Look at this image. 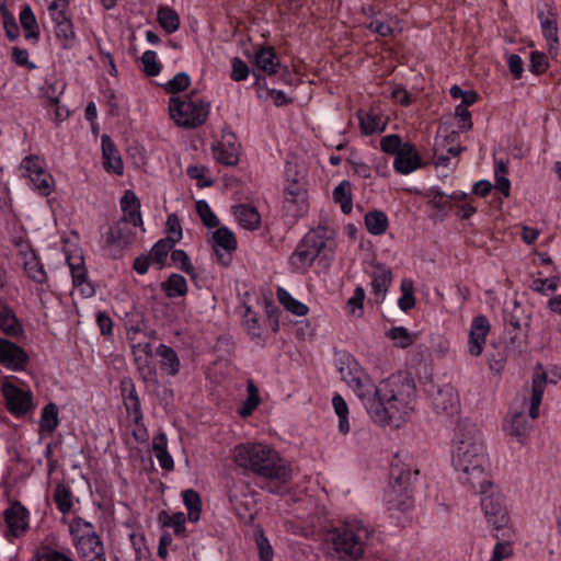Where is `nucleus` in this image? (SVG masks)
Instances as JSON below:
<instances>
[{"instance_id": "obj_1", "label": "nucleus", "mask_w": 561, "mask_h": 561, "mask_svg": "<svg viewBox=\"0 0 561 561\" xmlns=\"http://www.w3.org/2000/svg\"><path fill=\"white\" fill-rule=\"evenodd\" d=\"M416 404L414 381L391 375L373 386L363 405L371 421L382 427L400 428L412 416Z\"/></svg>"}, {"instance_id": "obj_2", "label": "nucleus", "mask_w": 561, "mask_h": 561, "mask_svg": "<svg viewBox=\"0 0 561 561\" xmlns=\"http://www.w3.org/2000/svg\"><path fill=\"white\" fill-rule=\"evenodd\" d=\"M451 463L459 480L473 489L489 480L488 448L483 434L476 425H458L453 443Z\"/></svg>"}, {"instance_id": "obj_3", "label": "nucleus", "mask_w": 561, "mask_h": 561, "mask_svg": "<svg viewBox=\"0 0 561 561\" xmlns=\"http://www.w3.org/2000/svg\"><path fill=\"white\" fill-rule=\"evenodd\" d=\"M233 463L244 470L279 483L291 479V468L272 446L261 442H247L231 450Z\"/></svg>"}, {"instance_id": "obj_4", "label": "nucleus", "mask_w": 561, "mask_h": 561, "mask_svg": "<svg viewBox=\"0 0 561 561\" xmlns=\"http://www.w3.org/2000/svg\"><path fill=\"white\" fill-rule=\"evenodd\" d=\"M374 529L357 518H348L331 527L324 542L332 557L339 561H359L364 558Z\"/></svg>"}, {"instance_id": "obj_5", "label": "nucleus", "mask_w": 561, "mask_h": 561, "mask_svg": "<svg viewBox=\"0 0 561 561\" xmlns=\"http://www.w3.org/2000/svg\"><path fill=\"white\" fill-rule=\"evenodd\" d=\"M334 242L329 231L318 227L309 231L290 256V265L297 273H305L316 260L325 263L333 259Z\"/></svg>"}, {"instance_id": "obj_6", "label": "nucleus", "mask_w": 561, "mask_h": 561, "mask_svg": "<svg viewBox=\"0 0 561 561\" xmlns=\"http://www.w3.org/2000/svg\"><path fill=\"white\" fill-rule=\"evenodd\" d=\"M480 495V504L484 517L494 530L506 536L512 530L511 517L506 506V499L501 488L488 480L477 484L474 489Z\"/></svg>"}, {"instance_id": "obj_7", "label": "nucleus", "mask_w": 561, "mask_h": 561, "mask_svg": "<svg viewBox=\"0 0 561 561\" xmlns=\"http://www.w3.org/2000/svg\"><path fill=\"white\" fill-rule=\"evenodd\" d=\"M210 111V103L195 93L172 95L169 100V116L179 127L196 128L203 125Z\"/></svg>"}, {"instance_id": "obj_8", "label": "nucleus", "mask_w": 561, "mask_h": 561, "mask_svg": "<svg viewBox=\"0 0 561 561\" xmlns=\"http://www.w3.org/2000/svg\"><path fill=\"white\" fill-rule=\"evenodd\" d=\"M337 369L342 380L354 391L363 404L374 386L371 378L350 354L339 357Z\"/></svg>"}, {"instance_id": "obj_9", "label": "nucleus", "mask_w": 561, "mask_h": 561, "mask_svg": "<svg viewBox=\"0 0 561 561\" xmlns=\"http://www.w3.org/2000/svg\"><path fill=\"white\" fill-rule=\"evenodd\" d=\"M21 175L27 180L28 185L42 196H48L55 186V180L48 172L46 163L37 156L22 159L19 167Z\"/></svg>"}, {"instance_id": "obj_10", "label": "nucleus", "mask_w": 561, "mask_h": 561, "mask_svg": "<svg viewBox=\"0 0 561 561\" xmlns=\"http://www.w3.org/2000/svg\"><path fill=\"white\" fill-rule=\"evenodd\" d=\"M540 31L547 42L548 53L556 56L559 51L558 12L553 0H539L536 7Z\"/></svg>"}, {"instance_id": "obj_11", "label": "nucleus", "mask_w": 561, "mask_h": 561, "mask_svg": "<svg viewBox=\"0 0 561 561\" xmlns=\"http://www.w3.org/2000/svg\"><path fill=\"white\" fill-rule=\"evenodd\" d=\"M30 526V512L19 502L3 511V535L12 541L22 537Z\"/></svg>"}, {"instance_id": "obj_12", "label": "nucleus", "mask_w": 561, "mask_h": 561, "mask_svg": "<svg viewBox=\"0 0 561 561\" xmlns=\"http://www.w3.org/2000/svg\"><path fill=\"white\" fill-rule=\"evenodd\" d=\"M284 208L294 216L299 217L308 210V193L301 180L288 179L284 187Z\"/></svg>"}, {"instance_id": "obj_13", "label": "nucleus", "mask_w": 561, "mask_h": 561, "mask_svg": "<svg viewBox=\"0 0 561 561\" xmlns=\"http://www.w3.org/2000/svg\"><path fill=\"white\" fill-rule=\"evenodd\" d=\"M2 393L8 410L15 416H23L33 409V396L28 389L20 388L12 382H4Z\"/></svg>"}, {"instance_id": "obj_14", "label": "nucleus", "mask_w": 561, "mask_h": 561, "mask_svg": "<svg viewBox=\"0 0 561 561\" xmlns=\"http://www.w3.org/2000/svg\"><path fill=\"white\" fill-rule=\"evenodd\" d=\"M547 386V374L541 365L535 368L531 386L524 394L523 403L528 408L530 419L535 420L539 416V407L542 402L543 393Z\"/></svg>"}, {"instance_id": "obj_15", "label": "nucleus", "mask_w": 561, "mask_h": 561, "mask_svg": "<svg viewBox=\"0 0 561 561\" xmlns=\"http://www.w3.org/2000/svg\"><path fill=\"white\" fill-rule=\"evenodd\" d=\"M213 153L219 163L236 165L240 157V144L236 135L230 131L222 133L220 140L213 146Z\"/></svg>"}, {"instance_id": "obj_16", "label": "nucleus", "mask_w": 561, "mask_h": 561, "mask_svg": "<svg viewBox=\"0 0 561 561\" xmlns=\"http://www.w3.org/2000/svg\"><path fill=\"white\" fill-rule=\"evenodd\" d=\"M67 262L70 268L75 289L84 298L92 297L95 294V289L87 279V268L83 256L80 253L67 255Z\"/></svg>"}, {"instance_id": "obj_17", "label": "nucleus", "mask_w": 561, "mask_h": 561, "mask_svg": "<svg viewBox=\"0 0 561 561\" xmlns=\"http://www.w3.org/2000/svg\"><path fill=\"white\" fill-rule=\"evenodd\" d=\"M28 363L26 352L16 344L0 337V364L7 369L21 371Z\"/></svg>"}, {"instance_id": "obj_18", "label": "nucleus", "mask_w": 561, "mask_h": 561, "mask_svg": "<svg viewBox=\"0 0 561 561\" xmlns=\"http://www.w3.org/2000/svg\"><path fill=\"white\" fill-rule=\"evenodd\" d=\"M490 328L485 316L479 314L472 319L468 340V352L471 356L477 357L482 354Z\"/></svg>"}, {"instance_id": "obj_19", "label": "nucleus", "mask_w": 561, "mask_h": 561, "mask_svg": "<svg viewBox=\"0 0 561 561\" xmlns=\"http://www.w3.org/2000/svg\"><path fill=\"white\" fill-rule=\"evenodd\" d=\"M127 225L125 221H118L103 237L105 248L112 256L121 255L123 250L130 243L131 238Z\"/></svg>"}, {"instance_id": "obj_20", "label": "nucleus", "mask_w": 561, "mask_h": 561, "mask_svg": "<svg viewBox=\"0 0 561 561\" xmlns=\"http://www.w3.org/2000/svg\"><path fill=\"white\" fill-rule=\"evenodd\" d=\"M210 244L219 261L227 265L230 262V255L237 248L234 234L226 227L214 231Z\"/></svg>"}, {"instance_id": "obj_21", "label": "nucleus", "mask_w": 561, "mask_h": 561, "mask_svg": "<svg viewBox=\"0 0 561 561\" xmlns=\"http://www.w3.org/2000/svg\"><path fill=\"white\" fill-rule=\"evenodd\" d=\"M503 430L518 443H525L531 431V424L524 412L514 411L510 412L505 417Z\"/></svg>"}, {"instance_id": "obj_22", "label": "nucleus", "mask_w": 561, "mask_h": 561, "mask_svg": "<svg viewBox=\"0 0 561 561\" xmlns=\"http://www.w3.org/2000/svg\"><path fill=\"white\" fill-rule=\"evenodd\" d=\"M102 165L107 173L122 175L124 173V162L108 135H102Z\"/></svg>"}, {"instance_id": "obj_23", "label": "nucleus", "mask_w": 561, "mask_h": 561, "mask_svg": "<svg viewBox=\"0 0 561 561\" xmlns=\"http://www.w3.org/2000/svg\"><path fill=\"white\" fill-rule=\"evenodd\" d=\"M393 167L401 174H410L421 167V158L413 145L405 142L394 157Z\"/></svg>"}, {"instance_id": "obj_24", "label": "nucleus", "mask_w": 561, "mask_h": 561, "mask_svg": "<svg viewBox=\"0 0 561 561\" xmlns=\"http://www.w3.org/2000/svg\"><path fill=\"white\" fill-rule=\"evenodd\" d=\"M82 561H106L104 546L98 535L75 545Z\"/></svg>"}, {"instance_id": "obj_25", "label": "nucleus", "mask_w": 561, "mask_h": 561, "mask_svg": "<svg viewBox=\"0 0 561 561\" xmlns=\"http://www.w3.org/2000/svg\"><path fill=\"white\" fill-rule=\"evenodd\" d=\"M121 208L124 213V218L121 221L131 224L135 227L142 226L140 202L134 192H125L124 196L121 199Z\"/></svg>"}, {"instance_id": "obj_26", "label": "nucleus", "mask_w": 561, "mask_h": 561, "mask_svg": "<svg viewBox=\"0 0 561 561\" xmlns=\"http://www.w3.org/2000/svg\"><path fill=\"white\" fill-rule=\"evenodd\" d=\"M392 282V272L389 267L378 264L375 266L371 279V291L378 301H382Z\"/></svg>"}, {"instance_id": "obj_27", "label": "nucleus", "mask_w": 561, "mask_h": 561, "mask_svg": "<svg viewBox=\"0 0 561 561\" xmlns=\"http://www.w3.org/2000/svg\"><path fill=\"white\" fill-rule=\"evenodd\" d=\"M458 404V393L450 386L439 389L433 398V405L437 412L453 413L457 410Z\"/></svg>"}, {"instance_id": "obj_28", "label": "nucleus", "mask_w": 561, "mask_h": 561, "mask_svg": "<svg viewBox=\"0 0 561 561\" xmlns=\"http://www.w3.org/2000/svg\"><path fill=\"white\" fill-rule=\"evenodd\" d=\"M131 347L138 369L141 371L147 370L151 374L153 364L151 344L149 342H131Z\"/></svg>"}, {"instance_id": "obj_29", "label": "nucleus", "mask_w": 561, "mask_h": 561, "mask_svg": "<svg viewBox=\"0 0 561 561\" xmlns=\"http://www.w3.org/2000/svg\"><path fill=\"white\" fill-rule=\"evenodd\" d=\"M255 65L267 75H275L280 67V62L273 48H262L255 54Z\"/></svg>"}, {"instance_id": "obj_30", "label": "nucleus", "mask_w": 561, "mask_h": 561, "mask_svg": "<svg viewBox=\"0 0 561 561\" xmlns=\"http://www.w3.org/2000/svg\"><path fill=\"white\" fill-rule=\"evenodd\" d=\"M385 334L392 342V345L399 348L409 347L417 339L416 333L410 332L407 328L402 325L393 327L386 331Z\"/></svg>"}, {"instance_id": "obj_31", "label": "nucleus", "mask_w": 561, "mask_h": 561, "mask_svg": "<svg viewBox=\"0 0 561 561\" xmlns=\"http://www.w3.org/2000/svg\"><path fill=\"white\" fill-rule=\"evenodd\" d=\"M332 407L337 416V428L343 435H346L351 431V424L348 420V405L341 394H335L332 398Z\"/></svg>"}, {"instance_id": "obj_32", "label": "nucleus", "mask_w": 561, "mask_h": 561, "mask_svg": "<svg viewBox=\"0 0 561 561\" xmlns=\"http://www.w3.org/2000/svg\"><path fill=\"white\" fill-rule=\"evenodd\" d=\"M360 129L365 135L378 134L385 130L386 123L374 112L358 114Z\"/></svg>"}, {"instance_id": "obj_33", "label": "nucleus", "mask_w": 561, "mask_h": 561, "mask_svg": "<svg viewBox=\"0 0 561 561\" xmlns=\"http://www.w3.org/2000/svg\"><path fill=\"white\" fill-rule=\"evenodd\" d=\"M158 355L161 357V369L168 375L174 376L180 370V359L176 353L167 345L158 347Z\"/></svg>"}, {"instance_id": "obj_34", "label": "nucleus", "mask_w": 561, "mask_h": 561, "mask_svg": "<svg viewBox=\"0 0 561 561\" xmlns=\"http://www.w3.org/2000/svg\"><path fill=\"white\" fill-rule=\"evenodd\" d=\"M69 529L75 545L96 535L94 526L81 517L72 518L69 524Z\"/></svg>"}, {"instance_id": "obj_35", "label": "nucleus", "mask_w": 561, "mask_h": 561, "mask_svg": "<svg viewBox=\"0 0 561 561\" xmlns=\"http://www.w3.org/2000/svg\"><path fill=\"white\" fill-rule=\"evenodd\" d=\"M161 287L169 298L183 297L187 294L186 279L180 274L170 275Z\"/></svg>"}, {"instance_id": "obj_36", "label": "nucleus", "mask_w": 561, "mask_h": 561, "mask_svg": "<svg viewBox=\"0 0 561 561\" xmlns=\"http://www.w3.org/2000/svg\"><path fill=\"white\" fill-rule=\"evenodd\" d=\"M183 503L187 510V518L192 523H196L201 518L202 501L198 493L194 490H185L182 493Z\"/></svg>"}, {"instance_id": "obj_37", "label": "nucleus", "mask_w": 561, "mask_h": 561, "mask_svg": "<svg viewBox=\"0 0 561 561\" xmlns=\"http://www.w3.org/2000/svg\"><path fill=\"white\" fill-rule=\"evenodd\" d=\"M334 202L340 204L344 214H350L353 209L352 185L348 181H342L333 191Z\"/></svg>"}, {"instance_id": "obj_38", "label": "nucleus", "mask_w": 561, "mask_h": 561, "mask_svg": "<svg viewBox=\"0 0 561 561\" xmlns=\"http://www.w3.org/2000/svg\"><path fill=\"white\" fill-rule=\"evenodd\" d=\"M277 299L282 306L295 316L302 317L308 313V307L301 301L295 299L286 289L278 288Z\"/></svg>"}, {"instance_id": "obj_39", "label": "nucleus", "mask_w": 561, "mask_h": 561, "mask_svg": "<svg viewBox=\"0 0 561 561\" xmlns=\"http://www.w3.org/2000/svg\"><path fill=\"white\" fill-rule=\"evenodd\" d=\"M157 18L160 26L169 34L176 32L180 27V16L170 7H161Z\"/></svg>"}, {"instance_id": "obj_40", "label": "nucleus", "mask_w": 561, "mask_h": 561, "mask_svg": "<svg viewBox=\"0 0 561 561\" xmlns=\"http://www.w3.org/2000/svg\"><path fill=\"white\" fill-rule=\"evenodd\" d=\"M239 224L244 229H255L260 224V215L254 207L241 205L234 211Z\"/></svg>"}, {"instance_id": "obj_41", "label": "nucleus", "mask_w": 561, "mask_h": 561, "mask_svg": "<svg viewBox=\"0 0 561 561\" xmlns=\"http://www.w3.org/2000/svg\"><path fill=\"white\" fill-rule=\"evenodd\" d=\"M0 330L11 336H18L22 333L21 324L14 312L9 308L0 309Z\"/></svg>"}, {"instance_id": "obj_42", "label": "nucleus", "mask_w": 561, "mask_h": 561, "mask_svg": "<svg viewBox=\"0 0 561 561\" xmlns=\"http://www.w3.org/2000/svg\"><path fill=\"white\" fill-rule=\"evenodd\" d=\"M20 22L25 32L27 39H37L39 36V28L36 18L28 5H25L20 12Z\"/></svg>"}, {"instance_id": "obj_43", "label": "nucleus", "mask_w": 561, "mask_h": 561, "mask_svg": "<svg viewBox=\"0 0 561 561\" xmlns=\"http://www.w3.org/2000/svg\"><path fill=\"white\" fill-rule=\"evenodd\" d=\"M176 242L169 238H163L154 243L150 251V260L156 263L159 267H162L169 252L174 248Z\"/></svg>"}, {"instance_id": "obj_44", "label": "nucleus", "mask_w": 561, "mask_h": 561, "mask_svg": "<svg viewBox=\"0 0 561 561\" xmlns=\"http://www.w3.org/2000/svg\"><path fill=\"white\" fill-rule=\"evenodd\" d=\"M58 423V408L55 403H48L44 407L41 414V430L50 434L57 428Z\"/></svg>"}, {"instance_id": "obj_45", "label": "nucleus", "mask_w": 561, "mask_h": 561, "mask_svg": "<svg viewBox=\"0 0 561 561\" xmlns=\"http://www.w3.org/2000/svg\"><path fill=\"white\" fill-rule=\"evenodd\" d=\"M401 296L398 299L399 308L407 312L415 306L414 283L410 278H403L400 284Z\"/></svg>"}, {"instance_id": "obj_46", "label": "nucleus", "mask_w": 561, "mask_h": 561, "mask_svg": "<svg viewBox=\"0 0 561 561\" xmlns=\"http://www.w3.org/2000/svg\"><path fill=\"white\" fill-rule=\"evenodd\" d=\"M367 230L375 236L382 234L388 228V218L382 211H371L365 216Z\"/></svg>"}, {"instance_id": "obj_47", "label": "nucleus", "mask_w": 561, "mask_h": 561, "mask_svg": "<svg viewBox=\"0 0 561 561\" xmlns=\"http://www.w3.org/2000/svg\"><path fill=\"white\" fill-rule=\"evenodd\" d=\"M159 522L163 526L172 528L176 535H181L185 531L186 517L183 512H176L173 514L162 512L159 515Z\"/></svg>"}, {"instance_id": "obj_48", "label": "nucleus", "mask_w": 561, "mask_h": 561, "mask_svg": "<svg viewBox=\"0 0 561 561\" xmlns=\"http://www.w3.org/2000/svg\"><path fill=\"white\" fill-rule=\"evenodd\" d=\"M68 1L67 0H55L48 5V13L54 25H58L70 21L67 13Z\"/></svg>"}, {"instance_id": "obj_49", "label": "nucleus", "mask_w": 561, "mask_h": 561, "mask_svg": "<svg viewBox=\"0 0 561 561\" xmlns=\"http://www.w3.org/2000/svg\"><path fill=\"white\" fill-rule=\"evenodd\" d=\"M55 33L57 38L61 41V45L64 48L68 49L73 46L76 39V32L71 20L55 25Z\"/></svg>"}, {"instance_id": "obj_50", "label": "nucleus", "mask_w": 561, "mask_h": 561, "mask_svg": "<svg viewBox=\"0 0 561 561\" xmlns=\"http://www.w3.org/2000/svg\"><path fill=\"white\" fill-rule=\"evenodd\" d=\"M228 497L232 510L242 520L252 519V513L249 507L248 501H243L239 497L238 493L233 489L228 492Z\"/></svg>"}, {"instance_id": "obj_51", "label": "nucleus", "mask_w": 561, "mask_h": 561, "mask_svg": "<svg viewBox=\"0 0 561 561\" xmlns=\"http://www.w3.org/2000/svg\"><path fill=\"white\" fill-rule=\"evenodd\" d=\"M260 404V396L257 388L253 382L248 383V398L239 410V414L243 417H247L252 414V412Z\"/></svg>"}, {"instance_id": "obj_52", "label": "nucleus", "mask_w": 561, "mask_h": 561, "mask_svg": "<svg viewBox=\"0 0 561 561\" xmlns=\"http://www.w3.org/2000/svg\"><path fill=\"white\" fill-rule=\"evenodd\" d=\"M560 279L558 276L547 278H536L531 282L530 288L541 295L548 296L554 293L559 287Z\"/></svg>"}, {"instance_id": "obj_53", "label": "nucleus", "mask_w": 561, "mask_h": 561, "mask_svg": "<svg viewBox=\"0 0 561 561\" xmlns=\"http://www.w3.org/2000/svg\"><path fill=\"white\" fill-rule=\"evenodd\" d=\"M129 386L130 389L128 391V394L125 397V405L128 415L137 423L142 417L140 401L134 386L131 383Z\"/></svg>"}, {"instance_id": "obj_54", "label": "nucleus", "mask_w": 561, "mask_h": 561, "mask_svg": "<svg viewBox=\"0 0 561 561\" xmlns=\"http://www.w3.org/2000/svg\"><path fill=\"white\" fill-rule=\"evenodd\" d=\"M495 188L505 197L510 195L511 182L507 178V168L503 162L496 163L494 169Z\"/></svg>"}, {"instance_id": "obj_55", "label": "nucleus", "mask_w": 561, "mask_h": 561, "mask_svg": "<svg viewBox=\"0 0 561 561\" xmlns=\"http://www.w3.org/2000/svg\"><path fill=\"white\" fill-rule=\"evenodd\" d=\"M55 502L61 513H68L72 508L71 492L64 484H58L55 490Z\"/></svg>"}, {"instance_id": "obj_56", "label": "nucleus", "mask_w": 561, "mask_h": 561, "mask_svg": "<svg viewBox=\"0 0 561 561\" xmlns=\"http://www.w3.org/2000/svg\"><path fill=\"white\" fill-rule=\"evenodd\" d=\"M365 299V290L362 286H357L354 294L346 302L347 312L354 317L363 314V304Z\"/></svg>"}, {"instance_id": "obj_57", "label": "nucleus", "mask_w": 561, "mask_h": 561, "mask_svg": "<svg viewBox=\"0 0 561 561\" xmlns=\"http://www.w3.org/2000/svg\"><path fill=\"white\" fill-rule=\"evenodd\" d=\"M190 84V76L186 72H179L164 84V89L165 91L178 95V92L184 91Z\"/></svg>"}, {"instance_id": "obj_58", "label": "nucleus", "mask_w": 561, "mask_h": 561, "mask_svg": "<svg viewBox=\"0 0 561 561\" xmlns=\"http://www.w3.org/2000/svg\"><path fill=\"white\" fill-rule=\"evenodd\" d=\"M141 61L144 65V71L150 76H158L161 71V64L158 60L157 53L153 50H146L142 54Z\"/></svg>"}, {"instance_id": "obj_59", "label": "nucleus", "mask_w": 561, "mask_h": 561, "mask_svg": "<svg viewBox=\"0 0 561 561\" xmlns=\"http://www.w3.org/2000/svg\"><path fill=\"white\" fill-rule=\"evenodd\" d=\"M173 264L184 273L194 276V266L185 251L179 249L171 253Z\"/></svg>"}, {"instance_id": "obj_60", "label": "nucleus", "mask_w": 561, "mask_h": 561, "mask_svg": "<svg viewBox=\"0 0 561 561\" xmlns=\"http://www.w3.org/2000/svg\"><path fill=\"white\" fill-rule=\"evenodd\" d=\"M196 210L203 221V224L207 227H216L219 222L217 216L210 209L209 205L205 201L196 202Z\"/></svg>"}, {"instance_id": "obj_61", "label": "nucleus", "mask_w": 561, "mask_h": 561, "mask_svg": "<svg viewBox=\"0 0 561 561\" xmlns=\"http://www.w3.org/2000/svg\"><path fill=\"white\" fill-rule=\"evenodd\" d=\"M380 148L383 152L397 156L403 148L398 135H388L380 140Z\"/></svg>"}, {"instance_id": "obj_62", "label": "nucleus", "mask_w": 561, "mask_h": 561, "mask_svg": "<svg viewBox=\"0 0 561 561\" xmlns=\"http://www.w3.org/2000/svg\"><path fill=\"white\" fill-rule=\"evenodd\" d=\"M548 57L541 51H531L529 70L533 73L540 75L548 68Z\"/></svg>"}, {"instance_id": "obj_63", "label": "nucleus", "mask_w": 561, "mask_h": 561, "mask_svg": "<svg viewBox=\"0 0 561 561\" xmlns=\"http://www.w3.org/2000/svg\"><path fill=\"white\" fill-rule=\"evenodd\" d=\"M25 272L36 283L41 284L46 279L45 271L35 257L25 262Z\"/></svg>"}, {"instance_id": "obj_64", "label": "nucleus", "mask_w": 561, "mask_h": 561, "mask_svg": "<svg viewBox=\"0 0 561 561\" xmlns=\"http://www.w3.org/2000/svg\"><path fill=\"white\" fill-rule=\"evenodd\" d=\"M167 232L169 233L167 238L173 240L176 243L183 237L180 219L174 214L169 215L167 218Z\"/></svg>"}]
</instances>
